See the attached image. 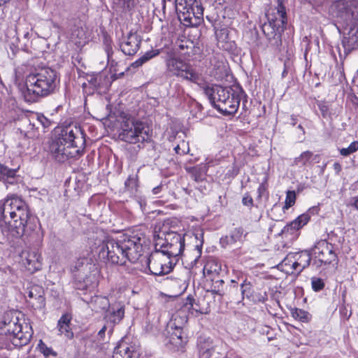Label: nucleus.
I'll return each mask as SVG.
<instances>
[{"label":"nucleus","mask_w":358,"mask_h":358,"mask_svg":"<svg viewBox=\"0 0 358 358\" xmlns=\"http://www.w3.org/2000/svg\"><path fill=\"white\" fill-rule=\"evenodd\" d=\"M1 224L2 231L8 238H18L25 233L34 217L25 202L17 196L12 195L0 201Z\"/></svg>","instance_id":"obj_1"},{"label":"nucleus","mask_w":358,"mask_h":358,"mask_svg":"<svg viewBox=\"0 0 358 358\" xmlns=\"http://www.w3.org/2000/svg\"><path fill=\"white\" fill-rule=\"evenodd\" d=\"M58 82L57 73L52 69L46 66L36 69L27 76L22 95L27 102H36L52 94Z\"/></svg>","instance_id":"obj_2"},{"label":"nucleus","mask_w":358,"mask_h":358,"mask_svg":"<svg viewBox=\"0 0 358 358\" xmlns=\"http://www.w3.org/2000/svg\"><path fill=\"white\" fill-rule=\"evenodd\" d=\"M85 146V134L81 128L69 126L62 131L57 139L52 141L50 150L57 161L64 162L69 158L79 157Z\"/></svg>","instance_id":"obj_3"},{"label":"nucleus","mask_w":358,"mask_h":358,"mask_svg":"<svg viewBox=\"0 0 358 358\" xmlns=\"http://www.w3.org/2000/svg\"><path fill=\"white\" fill-rule=\"evenodd\" d=\"M140 238L124 237L120 241L107 239L102 244L99 255L113 264L123 265L128 260L135 263L141 257L142 245Z\"/></svg>","instance_id":"obj_4"},{"label":"nucleus","mask_w":358,"mask_h":358,"mask_svg":"<svg viewBox=\"0 0 358 358\" xmlns=\"http://www.w3.org/2000/svg\"><path fill=\"white\" fill-rule=\"evenodd\" d=\"M203 90L213 107L224 115H234L242 97L245 96L242 89L235 90L229 87L215 85L206 87Z\"/></svg>","instance_id":"obj_5"},{"label":"nucleus","mask_w":358,"mask_h":358,"mask_svg":"<svg viewBox=\"0 0 358 358\" xmlns=\"http://www.w3.org/2000/svg\"><path fill=\"white\" fill-rule=\"evenodd\" d=\"M338 10V17H340L350 25V30L343 39V44L348 50L358 48V1L356 0L339 1L336 3Z\"/></svg>","instance_id":"obj_6"},{"label":"nucleus","mask_w":358,"mask_h":358,"mask_svg":"<svg viewBox=\"0 0 358 358\" xmlns=\"http://www.w3.org/2000/svg\"><path fill=\"white\" fill-rule=\"evenodd\" d=\"M266 17L268 22L262 25V31L271 45L278 46L281 44V32L287 22L283 0H277V6L268 11Z\"/></svg>","instance_id":"obj_7"},{"label":"nucleus","mask_w":358,"mask_h":358,"mask_svg":"<svg viewBox=\"0 0 358 358\" xmlns=\"http://www.w3.org/2000/svg\"><path fill=\"white\" fill-rule=\"evenodd\" d=\"M71 270L74 273L76 289L90 290L96 286L98 271L90 259L85 257L78 259Z\"/></svg>","instance_id":"obj_8"},{"label":"nucleus","mask_w":358,"mask_h":358,"mask_svg":"<svg viewBox=\"0 0 358 358\" xmlns=\"http://www.w3.org/2000/svg\"><path fill=\"white\" fill-rule=\"evenodd\" d=\"M155 248L170 257L180 255L185 248V238L175 231L159 232L157 236Z\"/></svg>","instance_id":"obj_9"},{"label":"nucleus","mask_w":358,"mask_h":358,"mask_svg":"<svg viewBox=\"0 0 358 358\" xmlns=\"http://www.w3.org/2000/svg\"><path fill=\"white\" fill-rule=\"evenodd\" d=\"M118 137L124 142L136 143L145 141L148 134L143 122L134 118H127L121 124Z\"/></svg>","instance_id":"obj_10"},{"label":"nucleus","mask_w":358,"mask_h":358,"mask_svg":"<svg viewBox=\"0 0 358 358\" xmlns=\"http://www.w3.org/2000/svg\"><path fill=\"white\" fill-rule=\"evenodd\" d=\"M166 66L167 73L171 76L180 77L194 83L201 80L199 73L180 58L170 57L166 59Z\"/></svg>","instance_id":"obj_11"},{"label":"nucleus","mask_w":358,"mask_h":358,"mask_svg":"<svg viewBox=\"0 0 358 358\" xmlns=\"http://www.w3.org/2000/svg\"><path fill=\"white\" fill-rule=\"evenodd\" d=\"M156 248V250L152 252L148 257L145 258V263L148 266L150 274L154 275H164L169 273L173 266L169 257Z\"/></svg>","instance_id":"obj_12"},{"label":"nucleus","mask_w":358,"mask_h":358,"mask_svg":"<svg viewBox=\"0 0 358 358\" xmlns=\"http://www.w3.org/2000/svg\"><path fill=\"white\" fill-rule=\"evenodd\" d=\"M176 10L179 17L191 22L192 17L199 18L203 15V8L198 0H176Z\"/></svg>","instance_id":"obj_13"},{"label":"nucleus","mask_w":358,"mask_h":358,"mask_svg":"<svg viewBox=\"0 0 358 358\" xmlns=\"http://www.w3.org/2000/svg\"><path fill=\"white\" fill-rule=\"evenodd\" d=\"M313 252L321 264H329L338 262L334 246L326 241H320L313 248Z\"/></svg>","instance_id":"obj_14"},{"label":"nucleus","mask_w":358,"mask_h":358,"mask_svg":"<svg viewBox=\"0 0 358 358\" xmlns=\"http://www.w3.org/2000/svg\"><path fill=\"white\" fill-rule=\"evenodd\" d=\"M187 321V317H179L178 315H174L169 328L173 330L170 332L169 342L177 347L182 346L186 342V337L184 336L182 325Z\"/></svg>","instance_id":"obj_15"},{"label":"nucleus","mask_w":358,"mask_h":358,"mask_svg":"<svg viewBox=\"0 0 358 358\" xmlns=\"http://www.w3.org/2000/svg\"><path fill=\"white\" fill-rule=\"evenodd\" d=\"M141 41L142 38L139 34L130 31L120 39V48L126 55H134L140 49Z\"/></svg>","instance_id":"obj_16"},{"label":"nucleus","mask_w":358,"mask_h":358,"mask_svg":"<svg viewBox=\"0 0 358 358\" xmlns=\"http://www.w3.org/2000/svg\"><path fill=\"white\" fill-rule=\"evenodd\" d=\"M22 262L27 271L34 273L41 269V257L35 250H24L22 252Z\"/></svg>","instance_id":"obj_17"},{"label":"nucleus","mask_w":358,"mask_h":358,"mask_svg":"<svg viewBox=\"0 0 358 358\" xmlns=\"http://www.w3.org/2000/svg\"><path fill=\"white\" fill-rule=\"evenodd\" d=\"M287 260L292 263V267L294 270L300 273L309 266L311 256L308 251L304 250L300 252L289 254L284 261Z\"/></svg>","instance_id":"obj_18"},{"label":"nucleus","mask_w":358,"mask_h":358,"mask_svg":"<svg viewBox=\"0 0 358 358\" xmlns=\"http://www.w3.org/2000/svg\"><path fill=\"white\" fill-rule=\"evenodd\" d=\"M199 358H227V355L219 351L209 340L200 341L198 345Z\"/></svg>","instance_id":"obj_19"},{"label":"nucleus","mask_w":358,"mask_h":358,"mask_svg":"<svg viewBox=\"0 0 358 358\" xmlns=\"http://www.w3.org/2000/svg\"><path fill=\"white\" fill-rule=\"evenodd\" d=\"M186 311H188V315L192 317H198L201 314L207 313V310L201 306L199 301H196L192 296H187L186 302L182 308L176 315L179 317H186L183 315Z\"/></svg>","instance_id":"obj_20"},{"label":"nucleus","mask_w":358,"mask_h":358,"mask_svg":"<svg viewBox=\"0 0 358 358\" xmlns=\"http://www.w3.org/2000/svg\"><path fill=\"white\" fill-rule=\"evenodd\" d=\"M43 289L38 286H33L28 292L27 301L35 309H41L45 307V301L43 296Z\"/></svg>","instance_id":"obj_21"},{"label":"nucleus","mask_w":358,"mask_h":358,"mask_svg":"<svg viewBox=\"0 0 358 358\" xmlns=\"http://www.w3.org/2000/svg\"><path fill=\"white\" fill-rule=\"evenodd\" d=\"M19 167L9 168L8 166L0 164V182H2L6 187L8 185L16 184L19 180L17 175Z\"/></svg>","instance_id":"obj_22"},{"label":"nucleus","mask_w":358,"mask_h":358,"mask_svg":"<svg viewBox=\"0 0 358 358\" xmlns=\"http://www.w3.org/2000/svg\"><path fill=\"white\" fill-rule=\"evenodd\" d=\"M229 31L227 28H215V35L219 48L226 51L231 50L234 47V42L229 38Z\"/></svg>","instance_id":"obj_23"},{"label":"nucleus","mask_w":358,"mask_h":358,"mask_svg":"<svg viewBox=\"0 0 358 358\" xmlns=\"http://www.w3.org/2000/svg\"><path fill=\"white\" fill-rule=\"evenodd\" d=\"M310 220L308 214H302L296 218L294 221L287 224L281 231V234H293L296 231L301 229Z\"/></svg>","instance_id":"obj_24"},{"label":"nucleus","mask_w":358,"mask_h":358,"mask_svg":"<svg viewBox=\"0 0 358 358\" xmlns=\"http://www.w3.org/2000/svg\"><path fill=\"white\" fill-rule=\"evenodd\" d=\"M71 317L69 314H64L57 322V328L61 334H64L67 338H73V333L70 328Z\"/></svg>","instance_id":"obj_25"},{"label":"nucleus","mask_w":358,"mask_h":358,"mask_svg":"<svg viewBox=\"0 0 358 358\" xmlns=\"http://www.w3.org/2000/svg\"><path fill=\"white\" fill-rule=\"evenodd\" d=\"M320 157L319 155H314L313 152L307 150L303 152L299 157H295L293 161L294 166H306L314 161L315 163L320 162Z\"/></svg>","instance_id":"obj_26"},{"label":"nucleus","mask_w":358,"mask_h":358,"mask_svg":"<svg viewBox=\"0 0 358 358\" xmlns=\"http://www.w3.org/2000/svg\"><path fill=\"white\" fill-rule=\"evenodd\" d=\"M91 308L96 312L104 311L106 313L110 308V302L108 298L101 296H94L90 301Z\"/></svg>","instance_id":"obj_27"},{"label":"nucleus","mask_w":358,"mask_h":358,"mask_svg":"<svg viewBox=\"0 0 358 358\" xmlns=\"http://www.w3.org/2000/svg\"><path fill=\"white\" fill-rule=\"evenodd\" d=\"M124 315V310L122 307L113 306L107 310L105 314V318L113 324L119 323L123 318Z\"/></svg>","instance_id":"obj_28"},{"label":"nucleus","mask_w":358,"mask_h":358,"mask_svg":"<svg viewBox=\"0 0 358 358\" xmlns=\"http://www.w3.org/2000/svg\"><path fill=\"white\" fill-rule=\"evenodd\" d=\"M186 171L190 174L192 178L196 182L202 181L207 172V167L206 165H197L192 167L186 166Z\"/></svg>","instance_id":"obj_29"},{"label":"nucleus","mask_w":358,"mask_h":358,"mask_svg":"<svg viewBox=\"0 0 358 358\" xmlns=\"http://www.w3.org/2000/svg\"><path fill=\"white\" fill-rule=\"evenodd\" d=\"M31 336L32 334L31 331L24 332L21 327L20 331H18L10 341L15 346L21 347L27 345L29 342Z\"/></svg>","instance_id":"obj_30"},{"label":"nucleus","mask_w":358,"mask_h":358,"mask_svg":"<svg viewBox=\"0 0 358 358\" xmlns=\"http://www.w3.org/2000/svg\"><path fill=\"white\" fill-rule=\"evenodd\" d=\"M176 45L178 48L182 51V54L187 57H191L192 55V51L194 49V42L183 36L182 38L178 39L176 42Z\"/></svg>","instance_id":"obj_31"},{"label":"nucleus","mask_w":358,"mask_h":358,"mask_svg":"<svg viewBox=\"0 0 358 358\" xmlns=\"http://www.w3.org/2000/svg\"><path fill=\"white\" fill-rule=\"evenodd\" d=\"M242 238V233L240 229H236L229 236H226L220 239V244L222 248L236 244L238 241H241Z\"/></svg>","instance_id":"obj_32"},{"label":"nucleus","mask_w":358,"mask_h":358,"mask_svg":"<svg viewBox=\"0 0 358 358\" xmlns=\"http://www.w3.org/2000/svg\"><path fill=\"white\" fill-rule=\"evenodd\" d=\"M21 327V324L17 320H10L8 323L5 322V334L10 340L18 331H20Z\"/></svg>","instance_id":"obj_33"},{"label":"nucleus","mask_w":358,"mask_h":358,"mask_svg":"<svg viewBox=\"0 0 358 358\" xmlns=\"http://www.w3.org/2000/svg\"><path fill=\"white\" fill-rule=\"evenodd\" d=\"M159 54V50H152L145 52L142 57L138 58L136 61L133 62L131 65L133 68H138L141 66L144 63L157 56Z\"/></svg>","instance_id":"obj_34"},{"label":"nucleus","mask_w":358,"mask_h":358,"mask_svg":"<svg viewBox=\"0 0 358 358\" xmlns=\"http://www.w3.org/2000/svg\"><path fill=\"white\" fill-rule=\"evenodd\" d=\"M115 353L120 354L122 358H133L136 355V352L131 350L126 345H120L115 348Z\"/></svg>","instance_id":"obj_35"},{"label":"nucleus","mask_w":358,"mask_h":358,"mask_svg":"<svg viewBox=\"0 0 358 358\" xmlns=\"http://www.w3.org/2000/svg\"><path fill=\"white\" fill-rule=\"evenodd\" d=\"M292 317L303 322H307L310 320V315L307 311L302 309L295 308L292 310Z\"/></svg>","instance_id":"obj_36"},{"label":"nucleus","mask_w":358,"mask_h":358,"mask_svg":"<svg viewBox=\"0 0 358 358\" xmlns=\"http://www.w3.org/2000/svg\"><path fill=\"white\" fill-rule=\"evenodd\" d=\"M241 291L242 299H243L245 297L249 299L252 296V285L251 282L247 279H245L241 284Z\"/></svg>","instance_id":"obj_37"},{"label":"nucleus","mask_w":358,"mask_h":358,"mask_svg":"<svg viewBox=\"0 0 358 358\" xmlns=\"http://www.w3.org/2000/svg\"><path fill=\"white\" fill-rule=\"evenodd\" d=\"M125 188L130 192L136 189L138 186V176L136 174L129 175L124 182Z\"/></svg>","instance_id":"obj_38"},{"label":"nucleus","mask_w":358,"mask_h":358,"mask_svg":"<svg viewBox=\"0 0 358 358\" xmlns=\"http://www.w3.org/2000/svg\"><path fill=\"white\" fill-rule=\"evenodd\" d=\"M221 270L220 265L217 262L212 261L208 262L204 266L203 271L206 273H219Z\"/></svg>","instance_id":"obj_39"},{"label":"nucleus","mask_w":358,"mask_h":358,"mask_svg":"<svg viewBox=\"0 0 358 358\" xmlns=\"http://www.w3.org/2000/svg\"><path fill=\"white\" fill-rule=\"evenodd\" d=\"M358 150V141H355L350 143L348 148L340 150V154L347 157Z\"/></svg>","instance_id":"obj_40"},{"label":"nucleus","mask_w":358,"mask_h":358,"mask_svg":"<svg viewBox=\"0 0 358 358\" xmlns=\"http://www.w3.org/2000/svg\"><path fill=\"white\" fill-rule=\"evenodd\" d=\"M296 201V193L294 191H287L286 194V199L285 201L284 210H287L292 207Z\"/></svg>","instance_id":"obj_41"},{"label":"nucleus","mask_w":358,"mask_h":358,"mask_svg":"<svg viewBox=\"0 0 358 358\" xmlns=\"http://www.w3.org/2000/svg\"><path fill=\"white\" fill-rule=\"evenodd\" d=\"M223 285H224V280H217L213 282L211 289V292L220 296H222L224 294L223 293Z\"/></svg>","instance_id":"obj_42"},{"label":"nucleus","mask_w":358,"mask_h":358,"mask_svg":"<svg viewBox=\"0 0 358 358\" xmlns=\"http://www.w3.org/2000/svg\"><path fill=\"white\" fill-rule=\"evenodd\" d=\"M87 80L88 85H91L93 88H99L101 85V76L99 74L91 75L87 77Z\"/></svg>","instance_id":"obj_43"},{"label":"nucleus","mask_w":358,"mask_h":358,"mask_svg":"<svg viewBox=\"0 0 358 358\" xmlns=\"http://www.w3.org/2000/svg\"><path fill=\"white\" fill-rule=\"evenodd\" d=\"M312 288L315 292H319L324 287L323 280L319 278H313L311 279Z\"/></svg>","instance_id":"obj_44"},{"label":"nucleus","mask_w":358,"mask_h":358,"mask_svg":"<svg viewBox=\"0 0 358 358\" xmlns=\"http://www.w3.org/2000/svg\"><path fill=\"white\" fill-rule=\"evenodd\" d=\"M38 348L40 349V351L45 355V356H49L50 355H53L54 356H56V353L53 352V350L48 348L42 341H40V343L38 344Z\"/></svg>","instance_id":"obj_45"},{"label":"nucleus","mask_w":358,"mask_h":358,"mask_svg":"<svg viewBox=\"0 0 358 358\" xmlns=\"http://www.w3.org/2000/svg\"><path fill=\"white\" fill-rule=\"evenodd\" d=\"M243 205L251 208L253 206V199L249 193H245L242 199Z\"/></svg>","instance_id":"obj_46"},{"label":"nucleus","mask_w":358,"mask_h":358,"mask_svg":"<svg viewBox=\"0 0 358 358\" xmlns=\"http://www.w3.org/2000/svg\"><path fill=\"white\" fill-rule=\"evenodd\" d=\"M37 120L41 124L43 128H48L51 124V122L42 114L37 115Z\"/></svg>","instance_id":"obj_47"},{"label":"nucleus","mask_w":358,"mask_h":358,"mask_svg":"<svg viewBox=\"0 0 358 358\" xmlns=\"http://www.w3.org/2000/svg\"><path fill=\"white\" fill-rule=\"evenodd\" d=\"M318 107H319V109L322 113V115L324 117H326L327 116H328L329 115V106L324 103H318Z\"/></svg>","instance_id":"obj_48"},{"label":"nucleus","mask_w":358,"mask_h":358,"mask_svg":"<svg viewBox=\"0 0 358 358\" xmlns=\"http://www.w3.org/2000/svg\"><path fill=\"white\" fill-rule=\"evenodd\" d=\"M105 50L106 52L108 59H110L112 58L113 55V48L111 45V41L110 40L106 39L105 41Z\"/></svg>","instance_id":"obj_49"},{"label":"nucleus","mask_w":358,"mask_h":358,"mask_svg":"<svg viewBox=\"0 0 358 358\" xmlns=\"http://www.w3.org/2000/svg\"><path fill=\"white\" fill-rule=\"evenodd\" d=\"M336 73V76H338V80L340 83H342L345 80V75L342 68L338 67L336 71L333 72V74Z\"/></svg>","instance_id":"obj_50"},{"label":"nucleus","mask_w":358,"mask_h":358,"mask_svg":"<svg viewBox=\"0 0 358 358\" xmlns=\"http://www.w3.org/2000/svg\"><path fill=\"white\" fill-rule=\"evenodd\" d=\"M266 192V186L264 183H261L257 189L258 197L261 198Z\"/></svg>","instance_id":"obj_51"},{"label":"nucleus","mask_w":358,"mask_h":358,"mask_svg":"<svg viewBox=\"0 0 358 358\" xmlns=\"http://www.w3.org/2000/svg\"><path fill=\"white\" fill-rule=\"evenodd\" d=\"M118 3L123 8H129L130 7V3L132 0H117Z\"/></svg>","instance_id":"obj_52"},{"label":"nucleus","mask_w":358,"mask_h":358,"mask_svg":"<svg viewBox=\"0 0 358 358\" xmlns=\"http://www.w3.org/2000/svg\"><path fill=\"white\" fill-rule=\"evenodd\" d=\"M350 205L352 206H353L355 208L358 210V198L357 197L352 198Z\"/></svg>","instance_id":"obj_53"},{"label":"nucleus","mask_w":358,"mask_h":358,"mask_svg":"<svg viewBox=\"0 0 358 358\" xmlns=\"http://www.w3.org/2000/svg\"><path fill=\"white\" fill-rule=\"evenodd\" d=\"M334 169L337 173H339L342 169L341 165L338 162H335L334 164Z\"/></svg>","instance_id":"obj_54"},{"label":"nucleus","mask_w":358,"mask_h":358,"mask_svg":"<svg viewBox=\"0 0 358 358\" xmlns=\"http://www.w3.org/2000/svg\"><path fill=\"white\" fill-rule=\"evenodd\" d=\"M177 154H179V155H184L186 153V151L185 150H182L181 152H180V146L179 145H178L176 147H175L174 148Z\"/></svg>","instance_id":"obj_55"},{"label":"nucleus","mask_w":358,"mask_h":358,"mask_svg":"<svg viewBox=\"0 0 358 358\" xmlns=\"http://www.w3.org/2000/svg\"><path fill=\"white\" fill-rule=\"evenodd\" d=\"M161 190H162V186L159 185L152 189V193H153V194L157 195L161 192Z\"/></svg>","instance_id":"obj_56"},{"label":"nucleus","mask_w":358,"mask_h":358,"mask_svg":"<svg viewBox=\"0 0 358 358\" xmlns=\"http://www.w3.org/2000/svg\"><path fill=\"white\" fill-rule=\"evenodd\" d=\"M106 329V327H103V328H102V329L99 331V334H99V336H102V335H103V334H104V333H105Z\"/></svg>","instance_id":"obj_57"},{"label":"nucleus","mask_w":358,"mask_h":358,"mask_svg":"<svg viewBox=\"0 0 358 358\" xmlns=\"http://www.w3.org/2000/svg\"><path fill=\"white\" fill-rule=\"evenodd\" d=\"M291 120H292L291 124H292L293 126H294V125L296 124V118H295L294 116H292V117H291Z\"/></svg>","instance_id":"obj_58"},{"label":"nucleus","mask_w":358,"mask_h":358,"mask_svg":"<svg viewBox=\"0 0 358 358\" xmlns=\"http://www.w3.org/2000/svg\"><path fill=\"white\" fill-rule=\"evenodd\" d=\"M355 85L358 87V75L354 79Z\"/></svg>","instance_id":"obj_59"},{"label":"nucleus","mask_w":358,"mask_h":358,"mask_svg":"<svg viewBox=\"0 0 358 358\" xmlns=\"http://www.w3.org/2000/svg\"><path fill=\"white\" fill-rule=\"evenodd\" d=\"M346 310H346V308H345V307H343V308H340V311H341V313L342 314H344V313H345V311H346Z\"/></svg>","instance_id":"obj_60"},{"label":"nucleus","mask_w":358,"mask_h":358,"mask_svg":"<svg viewBox=\"0 0 358 358\" xmlns=\"http://www.w3.org/2000/svg\"><path fill=\"white\" fill-rule=\"evenodd\" d=\"M298 128H299L300 130H301V131H303V134L305 133L304 129L303 128V127H302L301 124H299V125L298 126Z\"/></svg>","instance_id":"obj_61"},{"label":"nucleus","mask_w":358,"mask_h":358,"mask_svg":"<svg viewBox=\"0 0 358 358\" xmlns=\"http://www.w3.org/2000/svg\"><path fill=\"white\" fill-rule=\"evenodd\" d=\"M29 36V33L27 31L24 34V38H28Z\"/></svg>","instance_id":"obj_62"},{"label":"nucleus","mask_w":358,"mask_h":358,"mask_svg":"<svg viewBox=\"0 0 358 358\" xmlns=\"http://www.w3.org/2000/svg\"><path fill=\"white\" fill-rule=\"evenodd\" d=\"M82 86H83V88L85 89L87 86V83H84Z\"/></svg>","instance_id":"obj_63"},{"label":"nucleus","mask_w":358,"mask_h":358,"mask_svg":"<svg viewBox=\"0 0 358 358\" xmlns=\"http://www.w3.org/2000/svg\"><path fill=\"white\" fill-rule=\"evenodd\" d=\"M185 145H186V144H185V143L183 141V142L182 143V146H185Z\"/></svg>","instance_id":"obj_64"}]
</instances>
